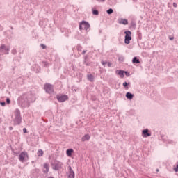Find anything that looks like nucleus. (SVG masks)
Masks as SVG:
<instances>
[{
    "label": "nucleus",
    "instance_id": "nucleus-28",
    "mask_svg": "<svg viewBox=\"0 0 178 178\" xmlns=\"http://www.w3.org/2000/svg\"><path fill=\"white\" fill-rule=\"evenodd\" d=\"M41 47H42L43 49H45V48H47V47L44 44H42Z\"/></svg>",
    "mask_w": 178,
    "mask_h": 178
},
{
    "label": "nucleus",
    "instance_id": "nucleus-25",
    "mask_svg": "<svg viewBox=\"0 0 178 178\" xmlns=\"http://www.w3.org/2000/svg\"><path fill=\"white\" fill-rule=\"evenodd\" d=\"M6 102H7V104H10V99H9V98H8L6 99Z\"/></svg>",
    "mask_w": 178,
    "mask_h": 178
},
{
    "label": "nucleus",
    "instance_id": "nucleus-12",
    "mask_svg": "<svg viewBox=\"0 0 178 178\" xmlns=\"http://www.w3.org/2000/svg\"><path fill=\"white\" fill-rule=\"evenodd\" d=\"M143 137H149L151 134L148 133V129H145L143 131Z\"/></svg>",
    "mask_w": 178,
    "mask_h": 178
},
{
    "label": "nucleus",
    "instance_id": "nucleus-34",
    "mask_svg": "<svg viewBox=\"0 0 178 178\" xmlns=\"http://www.w3.org/2000/svg\"><path fill=\"white\" fill-rule=\"evenodd\" d=\"M13 128L12 127H10V130H13Z\"/></svg>",
    "mask_w": 178,
    "mask_h": 178
},
{
    "label": "nucleus",
    "instance_id": "nucleus-1",
    "mask_svg": "<svg viewBox=\"0 0 178 178\" xmlns=\"http://www.w3.org/2000/svg\"><path fill=\"white\" fill-rule=\"evenodd\" d=\"M79 29L80 30H86V31H88V29H90V24L87 22L83 21L80 23Z\"/></svg>",
    "mask_w": 178,
    "mask_h": 178
},
{
    "label": "nucleus",
    "instance_id": "nucleus-33",
    "mask_svg": "<svg viewBox=\"0 0 178 178\" xmlns=\"http://www.w3.org/2000/svg\"><path fill=\"white\" fill-rule=\"evenodd\" d=\"M173 38H174L173 37H171V38H170V40H173Z\"/></svg>",
    "mask_w": 178,
    "mask_h": 178
},
{
    "label": "nucleus",
    "instance_id": "nucleus-4",
    "mask_svg": "<svg viewBox=\"0 0 178 178\" xmlns=\"http://www.w3.org/2000/svg\"><path fill=\"white\" fill-rule=\"evenodd\" d=\"M52 168L54 169V170H59L60 168H62V163L60 162H55L54 163H51Z\"/></svg>",
    "mask_w": 178,
    "mask_h": 178
},
{
    "label": "nucleus",
    "instance_id": "nucleus-22",
    "mask_svg": "<svg viewBox=\"0 0 178 178\" xmlns=\"http://www.w3.org/2000/svg\"><path fill=\"white\" fill-rule=\"evenodd\" d=\"M92 13H93V15H95L96 16H97V15H98V10H92Z\"/></svg>",
    "mask_w": 178,
    "mask_h": 178
},
{
    "label": "nucleus",
    "instance_id": "nucleus-26",
    "mask_svg": "<svg viewBox=\"0 0 178 178\" xmlns=\"http://www.w3.org/2000/svg\"><path fill=\"white\" fill-rule=\"evenodd\" d=\"M0 104H1V105L2 106H5V105H6L5 102H1Z\"/></svg>",
    "mask_w": 178,
    "mask_h": 178
},
{
    "label": "nucleus",
    "instance_id": "nucleus-17",
    "mask_svg": "<svg viewBox=\"0 0 178 178\" xmlns=\"http://www.w3.org/2000/svg\"><path fill=\"white\" fill-rule=\"evenodd\" d=\"M88 79L90 80V81H94V76H92V74H88Z\"/></svg>",
    "mask_w": 178,
    "mask_h": 178
},
{
    "label": "nucleus",
    "instance_id": "nucleus-23",
    "mask_svg": "<svg viewBox=\"0 0 178 178\" xmlns=\"http://www.w3.org/2000/svg\"><path fill=\"white\" fill-rule=\"evenodd\" d=\"M118 60H121V62H123V60H124V58H123V57H120V58H118Z\"/></svg>",
    "mask_w": 178,
    "mask_h": 178
},
{
    "label": "nucleus",
    "instance_id": "nucleus-5",
    "mask_svg": "<svg viewBox=\"0 0 178 178\" xmlns=\"http://www.w3.org/2000/svg\"><path fill=\"white\" fill-rule=\"evenodd\" d=\"M44 90L47 91V92H49V94L54 92V89L52 88V85L51 84H46L44 86Z\"/></svg>",
    "mask_w": 178,
    "mask_h": 178
},
{
    "label": "nucleus",
    "instance_id": "nucleus-7",
    "mask_svg": "<svg viewBox=\"0 0 178 178\" xmlns=\"http://www.w3.org/2000/svg\"><path fill=\"white\" fill-rule=\"evenodd\" d=\"M69 178H74V171H73V169H72L71 166H69Z\"/></svg>",
    "mask_w": 178,
    "mask_h": 178
},
{
    "label": "nucleus",
    "instance_id": "nucleus-11",
    "mask_svg": "<svg viewBox=\"0 0 178 178\" xmlns=\"http://www.w3.org/2000/svg\"><path fill=\"white\" fill-rule=\"evenodd\" d=\"M116 73H117V74L120 76L121 79H123V77H124V71L117 70Z\"/></svg>",
    "mask_w": 178,
    "mask_h": 178
},
{
    "label": "nucleus",
    "instance_id": "nucleus-19",
    "mask_svg": "<svg viewBox=\"0 0 178 178\" xmlns=\"http://www.w3.org/2000/svg\"><path fill=\"white\" fill-rule=\"evenodd\" d=\"M38 156H42V155H44V151H42V149H40L38 152Z\"/></svg>",
    "mask_w": 178,
    "mask_h": 178
},
{
    "label": "nucleus",
    "instance_id": "nucleus-29",
    "mask_svg": "<svg viewBox=\"0 0 178 178\" xmlns=\"http://www.w3.org/2000/svg\"><path fill=\"white\" fill-rule=\"evenodd\" d=\"M173 6L174 8H176L177 6V4H176L175 3H173Z\"/></svg>",
    "mask_w": 178,
    "mask_h": 178
},
{
    "label": "nucleus",
    "instance_id": "nucleus-32",
    "mask_svg": "<svg viewBox=\"0 0 178 178\" xmlns=\"http://www.w3.org/2000/svg\"><path fill=\"white\" fill-rule=\"evenodd\" d=\"M124 73H125V74H127V76H129V74L127 72H124Z\"/></svg>",
    "mask_w": 178,
    "mask_h": 178
},
{
    "label": "nucleus",
    "instance_id": "nucleus-24",
    "mask_svg": "<svg viewBox=\"0 0 178 178\" xmlns=\"http://www.w3.org/2000/svg\"><path fill=\"white\" fill-rule=\"evenodd\" d=\"M106 63H108V62H106V61H102V65H103V66H105V65H106Z\"/></svg>",
    "mask_w": 178,
    "mask_h": 178
},
{
    "label": "nucleus",
    "instance_id": "nucleus-10",
    "mask_svg": "<svg viewBox=\"0 0 178 178\" xmlns=\"http://www.w3.org/2000/svg\"><path fill=\"white\" fill-rule=\"evenodd\" d=\"M90 136L89 134H86L84 136L82 137L81 138V141L84 142V141H88V140H90Z\"/></svg>",
    "mask_w": 178,
    "mask_h": 178
},
{
    "label": "nucleus",
    "instance_id": "nucleus-2",
    "mask_svg": "<svg viewBox=\"0 0 178 178\" xmlns=\"http://www.w3.org/2000/svg\"><path fill=\"white\" fill-rule=\"evenodd\" d=\"M124 34H126L124 40L125 44H130V41H131V32L127 31L124 32Z\"/></svg>",
    "mask_w": 178,
    "mask_h": 178
},
{
    "label": "nucleus",
    "instance_id": "nucleus-14",
    "mask_svg": "<svg viewBox=\"0 0 178 178\" xmlns=\"http://www.w3.org/2000/svg\"><path fill=\"white\" fill-rule=\"evenodd\" d=\"M73 152H74L73 149H67L66 151V154L67 156H72V154H73Z\"/></svg>",
    "mask_w": 178,
    "mask_h": 178
},
{
    "label": "nucleus",
    "instance_id": "nucleus-30",
    "mask_svg": "<svg viewBox=\"0 0 178 178\" xmlns=\"http://www.w3.org/2000/svg\"><path fill=\"white\" fill-rule=\"evenodd\" d=\"M108 67H111V63H107Z\"/></svg>",
    "mask_w": 178,
    "mask_h": 178
},
{
    "label": "nucleus",
    "instance_id": "nucleus-15",
    "mask_svg": "<svg viewBox=\"0 0 178 178\" xmlns=\"http://www.w3.org/2000/svg\"><path fill=\"white\" fill-rule=\"evenodd\" d=\"M133 94L130 93V92H127L126 94V97L128 99H133Z\"/></svg>",
    "mask_w": 178,
    "mask_h": 178
},
{
    "label": "nucleus",
    "instance_id": "nucleus-6",
    "mask_svg": "<svg viewBox=\"0 0 178 178\" xmlns=\"http://www.w3.org/2000/svg\"><path fill=\"white\" fill-rule=\"evenodd\" d=\"M57 99L59 102H65L67 99V95L57 96Z\"/></svg>",
    "mask_w": 178,
    "mask_h": 178
},
{
    "label": "nucleus",
    "instance_id": "nucleus-3",
    "mask_svg": "<svg viewBox=\"0 0 178 178\" xmlns=\"http://www.w3.org/2000/svg\"><path fill=\"white\" fill-rule=\"evenodd\" d=\"M19 159L21 162L27 161V159H29V154L26 152H22L19 156Z\"/></svg>",
    "mask_w": 178,
    "mask_h": 178
},
{
    "label": "nucleus",
    "instance_id": "nucleus-8",
    "mask_svg": "<svg viewBox=\"0 0 178 178\" xmlns=\"http://www.w3.org/2000/svg\"><path fill=\"white\" fill-rule=\"evenodd\" d=\"M43 172L44 173H48L49 172V165L44 163L43 165Z\"/></svg>",
    "mask_w": 178,
    "mask_h": 178
},
{
    "label": "nucleus",
    "instance_id": "nucleus-20",
    "mask_svg": "<svg viewBox=\"0 0 178 178\" xmlns=\"http://www.w3.org/2000/svg\"><path fill=\"white\" fill-rule=\"evenodd\" d=\"M123 86L126 90H129V86H129V83H127V82L124 83Z\"/></svg>",
    "mask_w": 178,
    "mask_h": 178
},
{
    "label": "nucleus",
    "instance_id": "nucleus-18",
    "mask_svg": "<svg viewBox=\"0 0 178 178\" xmlns=\"http://www.w3.org/2000/svg\"><path fill=\"white\" fill-rule=\"evenodd\" d=\"M133 63H140V60L137 58V57H134L132 60Z\"/></svg>",
    "mask_w": 178,
    "mask_h": 178
},
{
    "label": "nucleus",
    "instance_id": "nucleus-16",
    "mask_svg": "<svg viewBox=\"0 0 178 178\" xmlns=\"http://www.w3.org/2000/svg\"><path fill=\"white\" fill-rule=\"evenodd\" d=\"M120 23L121 24H128L129 22H127V19H122L120 20Z\"/></svg>",
    "mask_w": 178,
    "mask_h": 178
},
{
    "label": "nucleus",
    "instance_id": "nucleus-13",
    "mask_svg": "<svg viewBox=\"0 0 178 178\" xmlns=\"http://www.w3.org/2000/svg\"><path fill=\"white\" fill-rule=\"evenodd\" d=\"M7 51H8V48H6V47L5 45H2L0 47V52H6V54Z\"/></svg>",
    "mask_w": 178,
    "mask_h": 178
},
{
    "label": "nucleus",
    "instance_id": "nucleus-21",
    "mask_svg": "<svg viewBox=\"0 0 178 178\" xmlns=\"http://www.w3.org/2000/svg\"><path fill=\"white\" fill-rule=\"evenodd\" d=\"M107 13L108 15H112V13H113V10L112 8H110L109 10H107Z\"/></svg>",
    "mask_w": 178,
    "mask_h": 178
},
{
    "label": "nucleus",
    "instance_id": "nucleus-35",
    "mask_svg": "<svg viewBox=\"0 0 178 178\" xmlns=\"http://www.w3.org/2000/svg\"><path fill=\"white\" fill-rule=\"evenodd\" d=\"M83 54H86V51H83Z\"/></svg>",
    "mask_w": 178,
    "mask_h": 178
},
{
    "label": "nucleus",
    "instance_id": "nucleus-27",
    "mask_svg": "<svg viewBox=\"0 0 178 178\" xmlns=\"http://www.w3.org/2000/svg\"><path fill=\"white\" fill-rule=\"evenodd\" d=\"M23 131H24V134H26V133H27V129L26 128H24Z\"/></svg>",
    "mask_w": 178,
    "mask_h": 178
},
{
    "label": "nucleus",
    "instance_id": "nucleus-9",
    "mask_svg": "<svg viewBox=\"0 0 178 178\" xmlns=\"http://www.w3.org/2000/svg\"><path fill=\"white\" fill-rule=\"evenodd\" d=\"M21 122H22V118L20 117L19 114H17L15 118V123H17V124H20Z\"/></svg>",
    "mask_w": 178,
    "mask_h": 178
},
{
    "label": "nucleus",
    "instance_id": "nucleus-31",
    "mask_svg": "<svg viewBox=\"0 0 178 178\" xmlns=\"http://www.w3.org/2000/svg\"><path fill=\"white\" fill-rule=\"evenodd\" d=\"M99 2H104L105 0H97Z\"/></svg>",
    "mask_w": 178,
    "mask_h": 178
}]
</instances>
